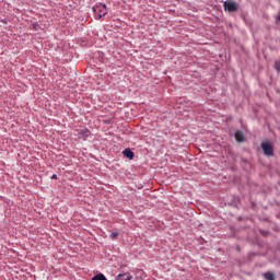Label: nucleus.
I'll return each instance as SVG.
<instances>
[{"label": "nucleus", "mask_w": 280, "mask_h": 280, "mask_svg": "<svg viewBox=\"0 0 280 280\" xmlns=\"http://www.w3.org/2000/svg\"><path fill=\"white\" fill-rule=\"evenodd\" d=\"M223 8L225 12H237L240 10V3L233 0H228L223 3Z\"/></svg>", "instance_id": "nucleus-1"}, {"label": "nucleus", "mask_w": 280, "mask_h": 280, "mask_svg": "<svg viewBox=\"0 0 280 280\" xmlns=\"http://www.w3.org/2000/svg\"><path fill=\"white\" fill-rule=\"evenodd\" d=\"M93 12L96 14V19H102V16H106V4L98 3L93 7Z\"/></svg>", "instance_id": "nucleus-2"}, {"label": "nucleus", "mask_w": 280, "mask_h": 280, "mask_svg": "<svg viewBox=\"0 0 280 280\" xmlns=\"http://www.w3.org/2000/svg\"><path fill=\"white\" fill-rule=\"evenodd\" d=\"M261 148L266 156H275V148L272 147V142L265 141L261 143Z\"/></svg>", "instance_id": "nucleus-3"}, {"label": "nucleus", "mask_w": 280, "mask_h": 280, "mask_svg": "<svg viewBox=\"0 0 280 280\" xmlns=\"http://www.w3.org/2000/svg\"><path fill=\"white\" fill-rule=\"evenodd\" d=\"M89 135H91V131H90L89 129H82V130L79 132L78 137H79V139H84V140H86V138L89 137Z\"/></svg>", "instance_id": "nucleus-4"}, {"label": "nucleus", "mask_w": 280, "mask_h": 280, "mask_svg": "<svg viewBox=\"0 0 280 280\" xmlns=\"http://www.w3.org/2000/svg\"><path fill=\"white\" fill-rule=\"evenodd\" d=\"M116 280H132V275L130 273H119Z\"/></svg>", "instance_id": "nucleus-5"}, {"label": "nucleus", "mask_w": 280, "mask_h": 280, "mask_svg": "<svg viewBox=\"0 0 280 280\" xmlns=\"http://www.w3.org/2000/svg\"><path fill=\"white\" fill-rule=\"evenodd\" d=\"M235 139L238 143H242L243 141H245L244 133H242V131H236Z\"/></svg>", "instance_id": "nucleus-6"}, {"label": "nucleus", "mask_w": 280, "mask_h": 280, "mask_svg": "<svg viewBox=\"0 0 280 280\" xmlns=\"http://www.w3.org/2000/svg\"><path fill=\"white\" fill-rule=\"evenodd\" d=\"M124 156H126L127 159H135V153L130 150V149H126L122 152Z\"/></svg>", "instance_id": "nucleus-7"}, {"label": "nucleus", "mask_w": 280, "mask_h": 280, "mask_svg": "<svg viewBox=\"0 0 280 280\" xmlns=\"http://www.w3.org/2000/svg\"><path fill=\"white\" fill-rule=\"evenodd\" d=\"M92 280H107L105 275L98 273L92 278Z\"/></svg>", "instance_id": "nucleus-8"}, {"label": "nucleus", "mask_w": 280, "mask_h": 280, "mask_svg": "<svg viewBox=\"0 0 280 280\" xmlns=\"http://www.w3.org/2000/svg\"><path fill=\"white\" fill-rule=\"evenodd\" d=\"M264 277L266 280H275V275H272V272H266L264 273Z\"/></svg>", "instance_id": "nucleus-9"}, {"label": "nucleus", "mask_w": 280, "mask_h": 280, "mask_svg": "<svg viewBox=\"0 0 280 280\" xmlns=\"http://www.w3.org/2000/svg\"><path fill=\"white\" fill-rule=\"evenodd\" d=\"M119 236V233H117V232H113L110 235H109V237L112 238V240H116V237H118Z\"/></svg>", "instance_id": "nucleus-10"}, {"label": "nucleus", "mask_w": 280, "mask_h": 280, "mask_svg": "<svg viewBox=\"0 0 280 280\" xmlns=\"http://www.w3.org/2000/svg\"><path fill=\"white\" fill-rule=\"evenodd\" d=\"M276 69L280 72V61H276Z\"/></svg>", "instance_id": "nucleus-11"}, {"label": "nucleus", "mask_w": 280, "mask_h": 280, "mask_svg": "<svg viewBox=\"0 0 280 280\" xmlns=\"http://www.w3.org/2000/svg\"><path fill=\"white\" fill-rule=\"evenodd\" d=\"M52 180H56V178H58V176L55 174L51 176Z\"/></svg>", "instance_id": "nucleus-12"}]
</instances>
